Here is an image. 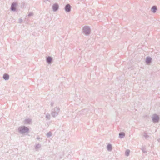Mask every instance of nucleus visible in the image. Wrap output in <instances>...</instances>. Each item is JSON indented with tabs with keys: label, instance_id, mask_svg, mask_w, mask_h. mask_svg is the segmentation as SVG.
<instances>
[{
	"label": "nucleus",
	"instance_id": "obj_1",
	"mask_svg": "<svg viewBox=\"0 0 160 160\" xmlns=\"http://www.w3.org/2000/svg\"><path fill=\"white\" fill-rule=\"evenodd\" d=\"M19 132L22 134L28 133L29 132V128L24 126L19 127L18 129Z\"/></svg>",
	"mask_w": 160,
	"mask_h": 160
},
{
	"label": "nucleus",
	"instance_id": "obj_2",
	"mask_svg": "<svg viewBox=\"0 0 160 160\" xmlns=\"http://www.w3.org/2000/svg\"><path fill=\"white\" fill-rule=\"evenodd\" d=\"M59 111L60 108L58 107H56L52 109L51 114L52 117L55 118L58 115Z\"/></svg>",
	"mask_w": 160,
	"mask_h": 160
},
{
	"label": "nucleus",
	"instance_id": "obj_3",
	"mask_svg": "<svg viewBox=\"0 0 160 160\" xmlns=\"http://www.w3.org/2000/svg\"><path fill=\"white\" fill-rule=\"evenodd\" d=\"M83 32L86 35L88 36L90 33L91 29L88 26H84L83 28Z\"/></svg>",
	"mask_w": 160,
	"mask_h": 160
},
{
	"label": "nucleus",
	"instance_id": "obj_4",
	"mask_svg": "<svg viewBox=\"0 0 160 160\" xmlns=\"http://www.w3.org/2000/svg\"><path fill=\"white\" fill-rule=\"evenodd\" d=\"M152 121L153 122H158L159 120V116L156 114H154L152 117Z\"/></svg>",
	"mask_w": 160,
	"mask_h": 160
},
{
	"label": "nucleus",
	"instance_id": "obj_5",
	"mask_svg": "<svg viewBox=\"0 0 160 160\" xmlns=\"http://www.w3.org/2000/svg\"><path fill=\"white\" fill-rule=\"evenodd\" d=\"M71 7L69 4H67L64 7V9L67 12H69L71 11Z\"/></svg>",
	"mask_w": 160,
	"mask_h": 160
},
{
	"label": "nucleus",
	"instance_id": "obj_6",
	"mask_svg": "<svg viewBox=\"0 0 160 160\" xmlns=\"http://www.w3.org/2000/svg\"><path fill=\"white\" fill-rule=\"evenodd\" d=\"M17 4L16 2H13L11 4L10 9L11 10L13 11H16V6Z\"/></svg>",
	"mask_w": 160,
	"mask_h": 160
},
{
	"label": "nucleus",
	"instance_id": "obj_7",
	"mask_svg": "<svg viewBox=\"0 0 160 160\" xmlns=\"http://www.w3.org/2000/svg\"><path fill=\"white\" fill-rule=\"evenodd\" d=\"M52 8L53 12H56L59 8L58 4L57 3L54 4L52 5Z\"/></svg>",
	"mask_w": 160,
	"mask_h": 160
},
{
	"label": "nucleus",
	"instance_id": "obj_8",
	"mask_svg": "<svg viewBox=\"0 0 160 160\" xmlns=\"http://www.w3.org/2000/svg\"><path fill=\"white\" fill-rule=\"evenodd\" d=\"M46 61L48 64H50L53 62V58L52 57L48 56L46 57Z\"/></svg>",
	"mask_w": 160,
	"mask_h": 160
},
{
	"label": "nucleus",
	"instance_id": "obj_9",
	"mask_svg": "<svg viewBox=\"0 0 160 160\" xmlns=\"http://www.w3.org/2000/svg\"><path fill=\"white\" fill-rule=\"evenodd\" d=\"M152 58L149 57H147L146 59V62L147 64L149 65L152 62Z\"/></svg>",
	"mask_w": 160,
	"mask_h": 160
},
{
	"label": "nucleus",
	"instance_id": "obj_10",
	"mask_svg": "<svg viewBox=\"0 0 160 160\" xmlns=\"http://www.w3.org/2000/svg\"><path fill=\"white\" fill-rule=\"evenodd\" d=\"M3 78L4 80H7L9 78V76L8 74H7V73L4 74L3 76Z\"/></svg>",
	"mask_w": 160,
	"mask_h": 160
},
{
	"label": "nucleus",
	"instance_id": "obj_11",
	"mask_svg": "<svg viewBox=\"0 0 160 160\" xmlns=\"http://www.w3.org/2000/svg\"><path fill=\"white\" fill-rule=\"evenodd\" d=\"M31 122V119L30 118L26 119L24 120V124H30Z\"/></svg>",
	"mask_w": 160,
	"mask_h": 160
},
{
	"label": "nucleus",
	"instance_id": "obj_12",
	"mask_svg": "<svg viewBox=\"0 0 160 160\" xmlns=\"http://www.w3.org/2000/svg\"><path fill=\"white\" fill-rule=\"evenodd\" d=\"M157 10V7L156 6H153L151 8V10L153 13L156 12V11Z\"/></svg>",
	"mask_w": 160,
	"mask_h": 160
},
{
	"label": "nucleus",
	"instance_id": "obj_13",
	"mask_svg": "<svg viewBox=\"0 0 160 160\" xmlns=\"http://www.w3.org/2000/svg\"><path fill=\"white\" fill-rule=\"evenodd\" d=\"M125 136V133L123 132H120L119 133V137L121 138H123Z\"/></svg>",
	"mask_w": 160,
	"mask_h": 160
},
{
	"label": "nucleus",
	"instance_id": "obj_14",
	"mask_svg": "<svg viewBox=\"0 0 160 160\" xmlns=\"http://www.w3.org/2000/svg\"><path fill=\"white\" fill-rule=\"evenodd\" d=\"M107 149L109 151H111L112 150V145L110 144H108L107 146Z\"/></svg>",
	"mask_w": 160,
	"mask_h": 160
},
{
	"label": "nucleus",
	"instance_id": "obj_15",
	"mask_svg": "<svg viewBox=\"0 0 160 160\" xmlns=\"http://www.w3.org/2000/svg\"><path fill=\"white\" fill-rule=\"evenodd\" d=\"M130 151L128 150L127 149L126 150L125 152V155L127 156H128L129 155V153H130Z\"/></svg>",
	"mask_w": 160,
	"mask_h": 160
},
{
	"label": "nucleus",
	"instance_id": "obj_16",
	"mask_svg": "<svg viewBox=\"0 0 160 160\" xmlns=\"http://www.w3.org/2000/svg\"><path fill=\"white\" fill-rule=\"evenodd\" d=\"M46 118L48 120H49L50 118V114L49 113H47L46 115Z\"/></svg>",
	"mask_w": 160,
	"mask_h": 160
},
{
	"label": "nucleus",
	"instance_id": "obj_17",
	"mask_svg": "<svg viewBox=\"0 0 160 160\" xmlns=\"http://www.w3.org/2000/svg\"><path fill=\"white\" fill-rule=\"evenodd\" d=\"M52 135V133L51 132H49L47 134V136L48 137H50Z\"/></svg>",
	"mask_w": 160,
	"mask_h": 160
},
{
	"label": "nucleus",
	"instance_id": "obj_18",
	"mask_svg": "<svg viewBox=\"0 0 160 160\" xmlns=\"http://www.w3.org/2000/svg\"><path fill=\"white\" fill-rule=\"evenodd\" d=\"M41 147V145L39 144H37L35 146V149H37L40 148Z\"/></svg>",
	"mask_w": 160,
	"mask_h": 160
},
{
	"label": "nucleus",
	"instance_id": "obj_19",
	"mask_svg": "<svg viewBox=\"0 0 160 160\" xmlns=\"http://www.w3.org/2000/svg\"><path fill=\"white\" fill-rule=\"evenodd\" d=\"M33 13L32 12H30L28 14V17H30V16H33Z\"/></svg>",
	"mask_w": 160,
	"mask_h": 160
},
{
	"label": "nucleus",
	"instance_id": "obj_20",
	"mask_svg": "<svg viewBox=\"0 0 160 160\" xmlns=\"http://www.w3.org/2000/svg\"><path fill=\"white\" fill-rule=\"evenodd\" d=\"M144 136L146 139L149 137V136L145 133H144Z\"/></svg>",
	"mask_w": 160,
	"mask_h": 160
},
{
	"label": "nucleus",
	"instance_id": "obj_21",
	"mask_svg": "<svg viewBox=\"0 0 160 160\" xmlns=\"http://www.w3.org/2000/svg\"><path fill=\"white\" fill-rule=\"evenodd\" d=\"M145 150L146 149L143 148L142 149V151L143 152L145 153L147 152V151Z\"/></svg>",
	"mask_w": 160,
	"mask_h": 160
},
{
	"label": "nucleus",
	"instance_id": "obj_22",
	"mask_svg": "<svg viewBox=\"0 0 160 160\" xmlns=\"http://www.w3.org/2000/svg\"><path fill=\"white\" fill-rule=\"evenodd\" d=\"M22 20L21 18H19V23H21L22 22Z\"/></svg>",
	"mask_w": 160,
	"mask_h": 160
},
{
	"label": "nucleus",
	"instance_id": "obj_23",
	"mask_svg": "<svg viewBox=\"0 0 160 160\" xmlns=\"http://www.w3.org/2000/svg\"><path fill=\"white\" fill-rule=\"evenodd\" d=\"M50 105L52 107L54 105V103L53 102H52L50 104Z\"/></svg>",
	"mask_w": 160,
	"mask_h": 160
},
{
	"label": "nucleus",
	"instance_id": "obj_24",
	"mask_svg": "<svg viewBox=\"0 0 160 160\" xmlns=\"http://www.w3.org/2000/svg\"><path fill=\"white\" fill-rule=\"evenodd\" d=\"M37 139L38 140H39L40 139V138L39 137H37Z\"/></svg>",
	"mask_w": 160,
	"mask_h": 160
},
{
	"label": "nucleus",
	"instance_id": "obj_25",
	"mask_svg": "<svg viewBox=\"0 0 160 160\" xmlns=\"http://www.w3.org/2000/svg\"><path fill=\"white\" fill-rule=\"evenodd\" d=\"M158 141L159 142H160V138L158 139Z\"/></svg>",
	"mask_w": 160,
	"mask_h": 160
},
{
	"label": "nucleus",
	"instance_id": "obj_26",
	"mask_svg": "<svg viewBox=\"0 0 160 160\" xmlns=\"http://www.w3.org/2000/svg\"><path fill=\"white\" fill-rule=\"evenodd\" d=\"M47 1H49V0H44V2H46Z\"/></svg>",
	"mask_w": 160,
	"mask_h": 160
},
{
	"label": "nucleus",
	"instance_id": "obj_27",
	"mask_svg": "<svg viewBox=\"0 0 160 160\" xmlns=\"http://www.w3.org/2000/svg\"><path fill=\"white\" fill-rule=\"evenodd\" d=\"M23 6V5H24V3H23L22 4V6Z\"/></svg>",
	"mask_w": 160,
	"mask_h": 160
}]
</instances>
